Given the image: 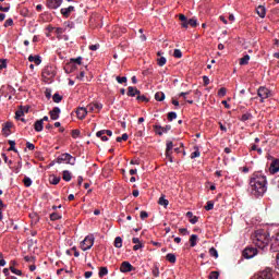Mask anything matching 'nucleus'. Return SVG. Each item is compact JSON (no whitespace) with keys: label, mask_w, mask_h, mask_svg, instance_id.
<instances>
[{"label":"nucleus","mask_w":279,"mask_h":279,"mask_svg":"<svg viewBox=\"0 0 279 279\" xmlns=\"http://www.w3.org/2000/svg\"><path fill=\"white\" fill-rule=\"evenodd\" d=\"M60 107H54L51 111H50V119L52 121H58V119H60Z\"/></svg>","instance_id":"14"},{"label":"nucleus","mask_w":279,"mask_h":279,"mask_svg":"<svg viewBox=\"0 0 279 279\" xmlns=\"http://www.w3.org/2000/svg\"><path fill=\"white\" fill-rule=\"evenodd\" d=\"M190 245H191V247H195V245H197V234H192L191 235Z\"/></svg>","instance_id":"29"},{"label":"nucleus","mask_w":279,"mask_h":279,"mask_svg":"<svg viewBox=\"0 0 279 279\" xmlns=\"http://www.w3.org/2000/svg\"><path fill=\"white\" fill-rule=\"evenodd\" d=\"M45 95H46L47 99H51V88H46Z\"/></svg>","instance_id":"56"},{"label":"nucleus","mask_w":279,"mask_h":279,"mask_svg":"<svg viewBox=\"0 0 279 279\" xmlns=\"http://www.w3.org/2000/svg\"><path fill=\"white\" fill-rule=\"evenodd\" d=\"M173 56H174V58H182V50L181 49H174Z\"/></svg>","instance_id":"45"},{"label":"nucleus","mask_w":279,"mask_h":279,"mask_svg":"<svg viewBox=\"0 0 279 279\" xmlns=\"http://www.w3.org/2000/svg\"><path fill=\"white\" fill-rule=\"evenodd\" d=\"M209 254L214 258H219V252H217V248H215V247L209 248Z\"/></svg>","instance_id":"32"},{"label":"nucleus","mask_w":279,"mask_h":279,"mask_svg":"<svg viewBox=\"0 0 279 279\" xmlns=\"http://www.w3.org/2000/svg\"><path fill=\"white\" fill-rule=\"evenodd\" d=\"M94 108L95 110H101V108H104V105L101 102H95Z\"/></svg>","instance_id":"55"},{"label":"nucleus","mask_w":279,"mask_h":279,"mask_svg":"<svg viewBox=\"0 0 279 279\" xmlns=\"http://www.w3.org/2000/svg\"><path fill=\"white\" fill-rule=\"evenodd\" d=\"M114 247H117L118 250L123 247V239H121V236H117L114 239Z\"/></svg>","instance_id":"25"},{"label":"nucleus","mask_w":279,"mask_h":279,"mask_svg":"<svg viewBox=\"0 0 279 279\" xmlns=\"http://www.w3.org/2000/svg\"><path fill=\"white\" fill-rule=\"evenodd\" d=\"M73 175L71 174V171L64 170L63 171V180L64 182H71Z\"/></svg>","instance_id":"22"},{"label":"nucleus","mask_w":279,"mask_h":279,"mask_svg":"<svg viewBox=\"0 0 279 279\" xmlns=\"http://www.w3.org/2000/svg\"><path fill=\"white\" fill-rule=\"evenodd\" d=\"M74 10H75V7H73V5H70L68 8H62L61 9V14L63 16H65V19H69V15L71 14V12H74Z\"/></svg>","instance_id":"16"},{"label":"nucleus","mask_w":279,"mask_h":279,"mask_svg":"<svg viewBox=\"0 0 279 279\" xmlns=\"http://www.w3.org/2000/svg\"><path fill=\"white\" fill-rule=\"evenodd\" d=\"M88 114V109L85 108V107H80L77 110H76V117L77 119H86V116Z\"/></svg>","instance_id":"12"},{"label":"nucleus","mask_w":279,"mask_h":279,"mask_svg":"<svg viewBox=\"0 0 279 279\" xmlns=\"http://www.w3.org/2000/svg\"><path fill=\"white\" fill-rule=\"evenodd\" d=\"M213 208H215V203H213V201H208L205 206V210H213Z\"/></svg>","instance_id":"40"},{"label":"nucleus","mask_w":279,"mask_h":279,"mask_svg":"<svg viewBox=\"0 0 279 279\" xmlns=\"http://www.w3.org/2000/svg\"><path fill=\"white\" fill-rule=\"evenodd\" d=\"M105 134H107V136H112V131H110V130H101V131H98L96 133V136L100 137V136H104Z\"/></svg>","instance_id":"23"},{"label":"nucleus","mask_w":279,"mask_h":279,"mask_svg":"<svg viewBox=\"0 0 279 279\" xmlns=\"http://www.w3.org/2000/svg\"><path fill=\"white\" fill-rule=\"evenodd\" d=\"M199 155H201V153H199V148H195V151H193L192 154H191V158H199Z\"/></svg>","instance_id":"42"},{"label":"nucleus","mask_w":279,"mask_h":279,"mask_svg":"<svg viewBox=\"0 0 279 279\" xmlns=\"http://www.w3.org/2000/svg\"><path fill=\"white\" fill-rule=\"evenodd\" d=\"M141 90H138L136 87H129L128 95L129 97H136V95H140Z\"/></svg>","instance_id":"21"},{"label":"nucleus","mask_w":279,"mask_h":279,"mask_svg":"<svg viewBox=\"0 0 279 279\" xmlns=\"http://www.w3.org/2000/svg\"><path fill=\"white\" fill-rule=\"evenodd\" d=\"M189 25H191V27H197V19L192 17V19H187L184 23H181V26L184 27L185 29H189Z\"/></svg>","instance_id":"11"},{"label":"nucleus","mask_w":279,"mask_h":279,"mask_svg":"<svg viewBox=\"0 0 279 279\" xmlns=\"http://www.w3.org/2000/svg\"><path fill=\"white\" fill-rule=\"evenodd\" d=\"M57 162H58V165L65 163V165H72L73 166V165H75V157H73L69 153H65V154L60 155L57 158Z\"/></svg>","instance_id":"3"},{"label":"nucleus","mask_w":279,"mask_h":279,"mask_svg":"<svg viewBox=\"0 0 279 279\" xmlns=\"http://www.w3.org/2000/svg\"><path fill=\"white\" fill-rule=\"evenodd\" d=\"M165 93H162V92H157L156 94H155V99H156V101H165Z\"/></svg>","instance_id":"28"},{"label":"nucleus","mask_w":279,"mask_h":279,"mask_svg":"<svg viewBox=\"0 0 279 279\" xmlns=\"http://www.w3.org/2000/svg\"><path fill=\"white\" fill-rule=\"evenodd\" d=\"M257 95L260 98V102L263 104L265 99H268L270 92L267 87H259L257 90Z\"/></svg>","instance_id":"6"},{"label":"nucleus","mask_w":279,"mask_h":279,"mask_svg":"<svg viewBox=\"0 0 279 279\" xmlns=\"http://www.w3.org/2000/svg\"><path fill=\"white\" fill-rule=\"evenodd\" d=\"M175 119H178V113H175V111H172V112L168 113V120L169 121H173Z\"/></svg>","instance_id":"36"},{"label":"nucleus","mask_w":279,"mask_h":279,"mask_svg":"<svg viewBox=\"0 0 279 279\" xmlns=\"http://www.w3.org/2000/svg\"><path fill=\"white\" fill-rule=\"evenodd\" d=\"M157 64L158 66H165V64H167V58L160 57L159 59H157Z\"/></svg>","instance_id":"34"},{"label":"nucleus","mask_w":279,"mask_h":279,"mask_svg":"<svg viewBox=\"0 0 279 279\" xmlns=\"http://www.w3.org/2000/svg\"><path fill=\"white\" fill-rule=\"evenodd\" d=\"M25 113L22 111V110H20V111H16L15 112V119H21V117H23Z\"/></svg>","instance_id":"58"},{"label":"nucleus","mask_w":279,"mask_h":279,"mask_svg":"<svg viewBox=\"0 0 279 279\" xmlns=\"http://www.w3.org/2000/svg\"><path fill=\"white\" fill-rule=\"evenodd\" d=\"M50 219H51V221H58V219H62V215H60L58 213H53L50 215Z\"/></svg>","instance_id":"35"},{"label":"nucleus","mask_w":279,"mask_h":279,"mask_svg":"<svg viewBox=\"0 0 279 279\" xmlns=\"http://www.w3.org/2000/svg\"><path fill=\"white\" fill-rule=\"evenodd\" d=\"M86 73L84 72H80V74L76 76V80H80L82 82V80H84Z\"/></svg>","instance_id":"63"},{"label":"nucleus","mask_w":279,"mask_h":279,"mask_svg":"<svg viewBox=\"0 0 279 279\" xmlns=\"http://www.w3.org/2000/svg\"><path fill=\"white\" fill-rule=\"evenodd\" d=\"M89 112H95V104H89L86 108Z\"/></svg>","instance_id":"62"},{"label":"nucleus","mask_w":279,"mask_h":279,"mask_svg":"<svg viewBox=\"0 0 279 279\" xmlns=\"http://www.w3.org/2000/svg\"><path fill=\"white\" fill-rule=\"evenodd\" d=\"M158 205L163 206V208H167V206H169V201L165 198V196H161L159 197Z\"/></svg>","instance_id":"24"},{"label":"nucleus","mask_w":279,"mask_h":279,"mask_svg":"<svg viewBox=\"0 0 279 279\" xmlns=\"http://www.w3.org/2000/svg\"><path fill=\"white\" fill-rule=\"evenodd\" d=\"M52 101H54V104H60V101H62V96L60 94L56 93L52 96Z\"/></svg>","instance_id":"31"},{"label":"nucleus","mask_w":279,"mask_h":279,"mask_svg":"<svg viewBox=\"0 0 279 279\" xmlns=\"http://www.w3.org/2000/svg\"><path fill=\"white\" fill-rule=\"evenodd\" d=\"M72 138H80V130L72 131Z\"/></svg>","instance_id":"48"},{"label":"nucleus","mask_w":279,"mask_h":279,"mask_svg":"<svg viewBox=\"0 0 279 279\" xmlns=\"http://www.w3.org/2000/svg\"><path fill=\"white\" fill-rule=\"evenodd\" d=\"M248 191L254 197H263L267 193V178L265 175H256L251 179Z\"/></svg>","instance_id":"2"},{"label":"nucleus","mask_w":279,"mask_h":279,"mask_svg":"<svg viewBox=\"0 0 279 279\" xmlns=\"http://www.w3.org/2000/svg\"><path fill=\"white\" fill-rule=\"evenodd\" d=\"M171 149H173V142H167L166 156H167V158H169L170 162H172Z\"/></svg>","instance_id":"19"},{"label":"nucleus","mask_w":279,"mask_h":279,"mask_svg":"<svg viewBox=\"0 0 279 279\" xmlns=\"http://www.w3.org/2000/svg\"><path fill=\"white\" fill-rule=\"evenodd\" d=\"M256 254H258V250L256 247H246L244 251H243V256L244 258H254V256H256Z\"/></svg>","instance_id":"7"},{"label":"nucleus","mask_w":279,"mask_h":279,"mask_svg":"<svg viewBox=\"0 0 279 279\" xmlns=\"http://www.w3.org/2000/svg\"><path fill=\"white\" fill-rule=\"evenodd\" d=\"M93 245H95V235L90 234V235H87L81 242V250H83V252H86V251L90 250V247H93Z\"/></svg>","instance_id":"4"},{"label":"nucleus","mask_w":279,"mask_h":279,"mask_svg":"<svg viewBox=\"0 0 279 279\" xmlns=\"http://www.w3.org/2000/svg\"><path fill=\"white\" fill-rule=\"evenodd\" d=\"M116 80L118 84H125L128 82V77L125 76H117Z\"/></svg>","instance_id":"37"},{"label":"nucleus","mask_w":279,"mask_h":279,"mask_svg":"<svg viewBox=\"0 0 279 279\" xmlns=\"http://www.w3.org/2000/svg\"><path fill=\"white\" fill-rule=\"evenodd\" d=\"M137 100L138 101H149V98H147V96L142 95V96H137Z\"/></svg>","instance_id":"53"},{"label":"nucleus","mask_w":279,"mask_h":279,"mask_svg":"<svg viewBox=\"0 0 279 279\" xmlns=\"http://www.w3.org/2000/svg\"><path fill=\"white\" fill-rule=\"evenodd\" d=\"M9 145H10V148H9V151H16V142L14 141H9Z\"/></svg>","instance_id":"39"},{"label":"nucleus","mask_w":279,"mask_h":279,"mask_svg":"<svg viewBox=\"0 0 279 279\" xmlns=\"http://www.w3.org/2000/svg\"><path fill=\"white\" fill-rule=\"evenodd\" d=\"M60 177H52L50 183L56 185V184H60Z\"/></svg>","instance_id":"43"},{"label":"nucleus","mask_w":279,"mask_h":279,"mask_svg":"<svg viewBox=\"0 0 279 279\" xmlns=\"http://www.w3.org/2000/svg\"><path fill=\"white\" fill-rule=\"evenodd\" d=\"M10 128H12V123H11V122H7V123L4 124V128L2 129L3 132H4V134H7V136L10 135V133H8V130H10Z\"/></svg>","instance_id":"38"},{"label":"nucleus","mask_w":279,"mask_h":279,"mask_svg":"<svg viewBox=\"0 0 279 279\" xmlns=\"http://www.w3.org/2000/svg\"><path fill=\"white\" fill-rule=\"evenodd\" d=\"M62 1L63 0H47V7L50 10H58V8H60V5H62Z\"/></svg>","instance_id":"10"},{"label":"nucleus","mask_w":279,"mask_h":279,"mask_svg":"<svg viewBox=\"0 0 279 279\" xmlns=\"http://www.w3.org/2000/svg\"><path fill=\"white\" fill-rule=\"evenodd\" d=\"M142 247H144V246H143V243H140V244H135V245L133 246V250H134L135 252H138V250H142Z\"/></svg>","instance_id":"61"},{"label":"nucleus","mask_w":279,"mask_h":279,"mask_svg":"<svg viewBox=\"0 0 279 279\" xmlns=\"http://www.w3.org/2000/svg\"><path fill=\"white\" fill-rule=\"evenodd\" d=\"M56 76V72L53 71V68L46 66L43 71V77H46L47 80H51V77Z\"/></svg>","instance_id":"9"},{"label":"nucleus","mask_w":279,"mask_h":279,"mask_svg":"<svg viewBox=\"0 0 279 279\" xmlns=\"http://www.w3.org/2000/svg\"><path fill=\"white\" fill-rule=\"evenodd\" d=\"M29 62H34L37 66L41 64L43 60L40 59V56H29L28 57Z\"/></svg>","instance_id":"20"},{"label":"nucleus","mask_w":279,"mask_h":279,"mask_svg":"<svg viewBox=\"0 0 279 279\" xmlns=\"http://www.w3.org/2000/svg\"><path fill=\"white\" fill-rule=\"evenodd\" d=\"M250 119H252V113H244L241 117V121L245 122V121H250Z\"/></svg>","instance_id":"41"},{"label":"nucleus","mask_w":279,"mask_h":279,"mask_svg":"<svg viewBox=\"0 0 279 279\" xmlns=\"http://www.w3.org/2000/svg\"><path fill=\"white\" fill-rule=\"evenodd\" d=\"M252 279H275L274 270H271V268H265L264 270L259 271L256 276H254Z\"/></svg>","instance_id":"5"},{"label":"nucleus","mask_w":279,"mask_h":279,"mask_svg":"<svg viewBox=\"0 0 279 279\" xmlns=\"http://www.w3.org/2000/svg\"><path fill=\"white\" fill-rule=\"evenodd\" d=\"M12 25H14V21L12 19L7 20L4 23V27H10Z\"/></svg>","instance_id":"49"},{"label":"nucleus","mask_w":279,"mask_h":279,"mask_svg":"<svg viewBox=\"0 0 279 279\" xmlns=\"http://www.w3.org/2000/svg\"><path fill=\"white\" fill-rule=\"evenodd\" d=\"M209 279H219V272H217V271L210 272Z\"/></svg>","instance_id":"47"},{"label":"nucleus","mask_w":279,"mask_h":279,"mask_svg":"<svg viewBox=\"0 0 279 279\" xmlns=\"http://www.w3.org/2000/svg\"><path fill=\"white\" fill-rule=\"evenodd\" d=\"M140 217L141 219H147V217H149V214H147V211H141Z\"/></svg>","instance_id":"59"},{"label":"nucleus","mask_w":279,"mask_h":279,"mask_svg":"<svg viewBox=\"0 0 279 279\" xmlns=\"http://www.w3.org/2000/svg\"><path fill=\"white\" fill-rule=\"evenodd\" d=\"M98 274L100 278H104V276H108V267H101Z\"/></svg>","instance_id":"33"},{"label":"nucleus","mask_w":279,"mask_h":279,"mask_svg":"<svg viewBox=\"0 0 279 279\" xmlns=\"http://www.w3.org/2000/svg\"><path fill=\"white\" fill-rule=\"evenodd\" d=\"M270 173H278L279 171V159H275L270 163L269 168Z\"/></svg>","instance_id":"15"},{"label":"nucleus","mask_w":279,"mask_h":279,"mask_svg":"<svg viewBox=\"0 0 279 279\" xmlns=\"http://www.w3.org/2000/svg\"><path fill=\"white\" fill-rule=\"evenodd\" d=\"M226 93H227L226 87H221L218 92V97H226Z\"/></svg>","instance_id":"46"},{"label":"nucleus","mask_w":279,"mask_h":279,"mask_svg":"<svg viewBox=\"0 0 279 279\" xmlns=\"http://www.w3.org/2000/svg\"><path fill=\"white\" fill-rule=\"evenodd\" d=\"M70 62H75L76 64H82V57H77L76 59H70Z\"/></svg>","instance_id":"52"},{"label":"nucleus","mask_w":279,"mask_h":279,"mask_svg":"<svg viewBox=\"0 0 279 279\" xmlns=\"http://www.w3.org/2000/svg\"><path fill=\"white\" fill-rule=\"evenodd\" d=\"M97 49H99V44H95V45L89 46L90 51H97Z\"/></svg>","instance_id":"60"},{"label":"nucleus","mask_w":279,"mask_h":279,"mask_svg":"<svg viewBox=\"0 0 279 279\" xmlns=\"http://www.w3.org/2000/svg\"><path fill=\"white\" fill-rule=\"evenodd\" d=\"M276 263H277V268L279 269V253L276 255Z\"/></svg>","instance_id":"64"},{"label":"nucleus","mask_w":279,"mask_h":279,"mask_svg":"<svg viewBox=\"0 0 279 279\" xmlns=\"http://www.w3.org/2000/svg\"><path fill=\"white\" fill-rule=\"evenodd\" d=\"M45 129V124L43 123V120H37L34 124L35 132H43Z\"/></svg>","instance_id":"18"},{"label":"nucleus","mask_w":279,"mask_h":279,"mask_svg":"<svg viewBox=\"0 0 279 279\" xmlns=\"http://www.w3.org/2000/svg\"><path fill=\"white\" fill-rule=\"evenodd\" d=\"M256 13L258 14V16L260 19H265V16H267V9L265 7H263V5H259L256 9Z\"/></svg>","instance_id":"17"},{"label":"nucleus","mask_w":279,"mask_h":279,"mask_svg":"<svg viewBox=\"0 0 279 279\" xmlns=\"http://www.w3.org/2000/svg\"><path fill=\"white\" fill-rule=\"evenodd\" d=\"M197 221H199V218H197V216L190 218V223H192L193 226H195V223H197Z\"/></svg>","instance_id":"54"},{"label":"nucleus","mask_w":279,"mask_h":279,"mask_svg":"<svg viewBox=\"0 0 279 279\" xmlns=\"http://www.w3.org/2000/svg\"><path fill=\"white\" fill-rule=\"evenodd\" d=\"M121 274H130V271H134V266L130 264V262H123L120 266Z\"/></svg>","instance_id":"8"},{"label":"nucleus","mask_w":279,"mask_h":279,"mask_svg":"<svg viewBox=\"0 0 279 279\" xmlns=\"http://www.w3.org/2000/svg\"><path fill=\"white\" fill-rule=\"evenodd\" d=\"M10 270L12 274H15V276H21L23 274L21 270L14 268L13 266L10 267Z\"/></svg>","instance_id":"44"},{"label":"nucleus","mask_w":279,"mask_h":279,"mask_svg":"<svg viewBox=\"0 0 279 279\" xmlns=\"http://www.w3.org/2000/svg\"><path fill=\"white\" fill-rule=\"evenodd\" d=\"M155 130L159 136H162V134H167V132H169V130H171V125H166L165 128H162L160 125H155Z\"/></svg>","instance_id":"13"},{"label":"nucleus","mask_w":279,"mask_h":279,"mask_svg":"<svg viewBox=\"0 0 279 279\" xmlns=\"http://www.w3.org/2000/svg\"><path fill=\"white\" fill-rule=\"evenodd\" d=\"M245 64H250V54H245L240 59V65L245 66Z\"/></svg>","instance_id":"27"},{"label":"nucleus","mask_w":279,"mask_h":279,"mask_svg":"<svg viewBox=\"0 0 279 279\" xmlns=\"http://www.w3.org/2000/svg\"><path fill=\"white\" fill-rule=\"evenodd\" d=\"M269 241L271 243V252H278L279 254V232L269 238V233L265 231H257L253 238L254 245L258 247V250H262V252H265V250L269 247Z\"/></svg>","instance_id":"1"},{"label":"nucleus","mask_w":279,"mask_h":279,"mask_svg":"<svg viewBox=\"0 0 279 279\" xmlns=\"http://www.w3.org/2000/svg\"><path fill=\"white\" fill-rule=\"evenodd\" d=\"M26 147H27V149H29L31 151H34V149L36 148V146H34V144H32V143H29V142L26 143Z\"/></svg>","instance_id":"57"},{"label":"nucleus","mask_w":279,"mask_h":279,"mask_svg":"<svg viewBox=\"0 0 279 279\" xmlns=\"http://www.w3.org/2000/svg\"><path fill=\"white\" fill-rule=\"evenodd\" d=\"M0 62V71H2V69H5V66H8V62L5 61V59H1Z\"/></svg>","instance_id":"50"},{"label":"nucleus","mask_w":279,"mask_h":279,"mask_svg":"<svg viewBox=\"0 0 279 279\" xmlns=\"http://www.w3.org/2000/svg\"><path fill=\"white\" fill-rule=\"evenodd\" d=\"M180 234H183V236H186L189 234V230L186 228L179 229Z\"/></svg>","instance_id":"51"},{"label":"nucleus","mask_w":279,"mask_h":279,"mask_svg":"<svg viewBox=\"0 0 279 279\" xmlns=\"http://www.w3.org/2000/svg\"><path fill=\"white\" fill-rule=\"evenodd\" d=\"M166 260H168V263H175V260H178V258L175 257V254L172 253H168L166 255Z\"/></svg>","instance_id":"26"},{"label":"nucleus","mask_w":279,"mask_h":279,"mask_svg":"<svg viewBox=\"0 0 279 279\" xmlns=\"http://www.w3.org/2000/svg\"><path fill=\"white\" fill-rule=\"evenodd\" d=\"M23 182H24V186H26L27 189H29V186H32L33 184V181L29 177H25Z\"/></svg>","instance_id":"30"}]
</instances>
